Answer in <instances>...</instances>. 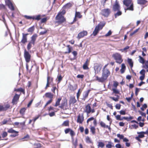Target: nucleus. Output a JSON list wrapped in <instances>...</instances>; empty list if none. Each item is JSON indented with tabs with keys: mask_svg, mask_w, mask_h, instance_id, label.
Wrapping results in <instances>:
<instances>
[{
	"mask_svg": "<svg viewBox=\"0 0 148 148\" xmlns=\"http://www.w3.org/2000/svg\"><path fill=\"white\" fill-rule=\"evenodd\" d=\"M108 65V64H107L104 66L102 71V75L101 77H99L98 76H95L96 80L98 82L102 83L104 82L110 75V71L107 68V66Z\"/></svg>",
	"mask_w": 148,
	"mask_h": 148,
	"instance_id": "obj_1",
	"label": "nucleus"
},
{
	"mask_svg": "<svg viewBox=\"0 0 148 148\" xmlns=\"http://www.w3.org/2000/svg\"><path fill=\"white\" fill-rule=\"evenodd\" d=\"M65 14V11H60L55 17V22L60 25L66 22V19L64 15Z\"/></svg>",
	"mask_w": 148,
	"mask_h": 148,
	"instance_id": "obj_2",
	"label": "nucleus"
},
{
	"mask_svg": "<svg viewBox=\"0 0 148 148\" xmlns=\"http://www.w3.org/2000/svg\"><path fill=\"white\" fill-rule=\"evenodd\" d=\"M24 17L27 19H33L38 21L41 19L40 21L41 23H45L47 20V17L41 19V15L39 14L36 16H28L27 15L24 16Z\"/></svg>",
	"mask_w": 148,
	"mask_h": 148,
	"instance_id": "obj_3",
	"label": "nucleus"
},
{
	"mask_svg": "<svg viewBox=\"0 0 148 148\" xmlns=\"http://www.w3.org/2000/svg\"><path fill=\"white\" fill-rule=\"evenodd\" d=\"M123 3L127 7L125 8V12L127 10L134 11V5L132 0H123Z\"/></svg>",
	"mask_w": 148,
	"mask_h": 148,
	"instance_id": "obj_4",
	"label": "nucleus"
},
{
	"mask_svg": "<svg viewBox=\"0 0 148 148\" xmlns=\"http://www.w3.org/2000/svg\"><path fill=\"white\" fill-rule=\"evenodd\" d=\"M91 105V104L88 103L85 106L84 112L86 113L87 116L90 113H92L95 112V109L93 108H92Z\"/></svg>",
	"mask_w": 148,
	"mask_h": 148,
	"instance_id": "obj_5",
	"label": "nucleus"
},
{
	"mask_svg": "<svg viewBox=\"0 0 148 148\" xmlns=\"http://www.w3.org/2000/svg\"><path fill=\"white\" fill-rule=\"evenodd\" d=\"M112 57L115 60L116 62L119 64H121L123 61L122 56L119 53H116L113 54Z\"/></svg>",
	"mask_w": 148,
	"mask_h": 148,
	"instance_id": "obj_6",
	"label": "nucleus"
},
{
	"mask_svg": "<svg viewBox=\"0 0 148 148\" xmlns=\"http://www.w3.org/2000/svg\"><path fill=\"white\" fill-rule=\"evenodd\" d=\"M59 108L63 110H67L68 108L67 100L66 99L63 100L60 105L59 106Z\"/></svg>",
	"mask_w": 148,
	"mask_h": 148,
	"instance_id": "obj_7",
	"label": "nucleus"
},
{
	"mask_svg": "<svg viewBox=\"0 0 148 148\" xmlns=\"http://www.w3.org/2000/svg\"><path fill=\"white\" fill-rule=\"evenodd\" d=\"M111 12L109 8L104 9L102 10L101 12V14L106 17H108Z\"/></svg>",
	"mask_w": 148,
	"mask_h": 148,
	"instance_id": "obj_8",
	"label": "nucleus"
},
{
	"mask_svg": "<svg viewBox=\"0 0 148 148\" xmlns=\"http://www.w3.org/2000/svg\"><path fill=\"white\" fill-rule=\"evenodd\" d=\"M24 56L26 62L29 63L31 60V55L26 49L24 50Z\"/></svg>",
	"mask_w": 148,
	"mask_h": 148,
	"instance_id": "obj_9",
	"label": "nucleus"
},
{
	"mask_svg": "<svg viewBox=\"0 0 148 148\" xmlns=\"http://www.w3.org/2000/svg\"><path fill=\"white\" fill-rule=\"evenodd\" d=\"M84 120V117L83 113L79 114L77 116V122L80 124H82Z\"/></svg>",
	"mask_w": 148,
	"mask_h": 148,
	"instance_id": "obj_10",
	"label": "nucleus"
},
{
	"mask_svg": "<svg viewBox=\"0 0 148 148\" xmlns=\"http://www.w3.org/2000/svg\"><path fill=\"white\" fill-rule=\"evenodd\" d=\"M10 106L9 103L5 104L3 105H0V112L6 111L10 108Z\"/></svg>",
	"mask_w": 148,
	"mask_h": 148,
	"instance_id": "obj_11",
	"label": "nucleus"
},
{
	"mask_svg": "<svg viewBox=\"0 0 148 148\" xmlns=\"http://www.w3.org/2000/svg\"><path fill=\"white\" fill-rule=\"evenodd\" d=\"M64 131L65 134H67L69 132L72 138H73L74 136L75 135V133L70 128L65 129Z\"/></svg>",
	"mask_w": 148,
	"mask_h": 148,
	"instance_id": "obj_12",
	"label": "nucleus"
},
{
	"mask_svg": "<svg viewBox=\"0 0 148 148\" xmlns=\"http://www.w3.org/2000/svg\"><path fill=\"white\" fill-rule=\"evenodd\" d=\"M8 132L9 133L13 134L10 136L12 137H15L18 135V132L14 130L12 128L9 129L8 131Z\"/></svg>",
	"mask_w": 148,
	"mask_h": 148,
	"instance_id": "obj_13",
	"label": "nucleus"
},
{
	"mask_svg": "<svg viewBox=\"0 0 148 148\" xmlns=\"http://www.w3.org/2000/svg\"><path fill=\"white\" fill-rule=\"evenodd\" d=\"M112 10L115 12L120 10V5L117 0H116L113 6Z\"/></svg>",
	"mask_w": 148,
	"mask_h": 148,
	"instance_id": "obj_14",
	"label": "nucleus"
},
{
	"mask_svg": "<svg viewBox=\"0 0 148 148\" xmlns=\"http://www.w3.org/2000/svg\"><path fill=\"white\" fill-rule=\"evenodd\" d=\"M73 5V4L71 3H67L63 6L61 11H65L66 13V9L70 8Z\"/></svg>",
	"mask_w": 148,
	"mask_h": 148,
	"instance_id": "obj_15",
	"label": "nucleus"
},
{
	"mask_svg": "<svg viewBox=\"0 0 148 148\" xmlns=\"http://www.w3.org/2000/svg\"><path fill=\"white\" fill-rule=\"evenodd\" d=\"M5 3L6 5L12 11H14V7L13 6L12 3L10 0H7L5 1Z\"/></svg>",
	"mask_w": 148,
	"mask_h": 148,
	"instance_id": "obj_16",
	"label": "nucleus"
},
{
	"mask_svg": "<svg viewBox=\"0 0 148 148\" xmlns=\"http://www.w3.org/2000/svg\"><path fill=\"white\" fill-rule=\"evenodd\" d=\"M20 97V95H18L16 94L14 96L12 101V103L13 105L16 104L17 103Z\"/></svg>",
	"mask_w": 148,
	"mask_h": 148,
	"instance_id": "obj_17",
	"label": "nucleus"
},
{
	"mask_svg": "<svg viewBox=\"0 0 148 148\" xmlns=\"http://www.w3.org/2000/svg\"><path fill=\"white\" fill-rule=\"evenodd\" d=\"M28 34L22 33V37L21 41V42L23 44H25L27 41V36Z\"/></svg>",
	"mask_w": 148,
	"mask_h": 148,
	"instance_id": "obj_18",
	"label": "nucleus"
},
{
	"mask_svg": "<svg viewBox=\"0 0 148 148\" xmlns=\"http://www.w3.org/2000/svg\"><path fill=\"white\" fill-rule=\"evenodd\" d=\"M88 34L87 32L86 31H83L79 33L77 36V38L78 39H80L83 38L85 36H86Z\"/></svg>",
	"mask_w": 148,
	"mask_h": 148,
	"instance_id": "obj_19",
	"label": "nucleus"
},
{
	"mask_svg": "<svg viewBox=\"0 0 148 148\" xmlns=\"http://www.w3.org/2000/svg\"><path fill=\"white\" fill-rule=\"evenodd\" d=\"M93 120V124L95 126H97V120L96 119H95L93 117H91L88 118L86 121V123L87 124L89 123V122L92 121Z\"/></svg>",
	"mask_w": 148,
	"mask_h": 148,
	"instance_id": "obj_20",
	"label": "nucleus"
},
{
	"mask_svg": "<svg viewBox=\"0 0 148 148\" xmlns=\"http://www.w3.org/2000/svg\"><path fill=\"white\" fill-rule=\"evenodd\" d=\"M90 64V60L87 59L86 62L83 64L82 67L84 70H88L89 69L88 66Z\"/></svg>",
	"mask_w": 148,
	"mask_h": 148,
	"instance_id": "obj_21",
	"label": "nucleus"
},
{
	"mask_svg": "<svg viewBox=\"0 0 148 148\" xmlns=\"http://www.w3.org/2000/svg\"><path fill=\"white\" fill-rule=\"evenodd\" d=\"M101 65V64H99L98 63H96L95 64L94 69L95 73L97 72V73H98L100 71Z\"/></svg>",
	"mask_w": 148,
	"mask_h": 148,
	"instance_id": "obj_22",
	"label": "nucleus"
},
{
	"mask_svg": "<svg viewBox=\"0 0 148 148\" xmlns=\"http://www.w3.org/2000/svg\"><path fill=\"white\" fill-rule=\"evenodd\" d=\"M96 126H92V125H90V132L93 135H95L96 133V129L95 127Z\"/></svg>",
	"mask_w": 148,
	"mask_h": 148,
	"instance_id": "obj_23",
	"label": "nucleus"
},
{
	"mask_svg": "<svg viewBox=\"0 0 148 148\" xmlns=\"http://www.w3.org/2000/svg\"><path fill=\"white\" fill-rule=\"evenodd\" d=\"M37 37V35L35 34H33L31 37V40L30 41L33 43V46L35 45V42Z\"/></svg>",
	"mask_w": 148,
	"mask_h": 148,
	"instance_id": "obj_24",
	"label": "nucleus"
},
{
	"mask_svg": "<svg viewBox=\"0 0 148 148\" xmlns=\"http://www.w3.org/2000/svg\"><path fill=\"white\" fill-rule=\"evenodd\" d=\"M99 124L101 127L104 128H107L110 131L111 129L110 126L106 125L103 121H100L99 122Z\"/></svg>",
	"mask_w": 148,
	"mask_h": 148,
	"instance_id": "obj_25",
	"label": "nucleus"
},
{
	"mask_svg": "<svg viewBox=\"0 0 148 148\" xmlns=\"http://www.w3.org/2000/svg\"><path fill=\"white\" fill-rule=\"evenodd\" d=\"M77 100L75 98V97L74 96H71L69 100V104L70 105L71 104H74L76 103Z\"/></svg>",
	"mask_w": 148,
	"mask_h": 148,
	"instance_id": "obj_26",
	"label": "nucleus"
},
{
	"mask_svg": "<svg viewBox=\"0 0 148 148\" xmlns=\"http://www.w3.org/2000/svg\"><path fill=\"white\" fill-rule=\"evenodd\" d=\"M69 88L70 90L74 91L77 88V84H75L73 85L70 84L69 86Z\"/></svg>",
	"mask_w": 148,
	"mask_h": 148,
	"instance_id": "obj_27",
	"label": "nucleus"
},
{
	"mask_svg": "<svg viewBox=\"0 0 148 148\" xmlns=\"http://www.w3.org/2000/svg\"><path fill=\"white\" fill-rule=\"evenodd\" d=\"M45 97L50 99H53V95L50 92H48L46 93L45 95Z\"/></svg>",
	"mask_w": 148,
	"mask_h": 148,
	"instance_id": "obj_28",
	"label": "nucleus"
},
{
	"mask_svg": "<svg viewBox=\"0 0 148 148\" xmlns=\"http://www.w3.org/2000/svg\"><path fill=\"white\" fill-rule=\"evenodd\" d=\"M90 90H87L84 92L83 94V99L85 101V100L88 97V94L90 92Z\"/></svg>",
	"mask_w": 148,
	"mask_h": 148,
	"instance_id": "obj_29",
	"label": "nucleus"
},
{
	"mask_svg": "<svg viewBox=\"0 0 148 148\" xmlns=\"http://www.w3.org/2000/svg\"><path fill=\"white\" fill-rule=\"evenodd\" d=\"M105 25V23H100L97 26H96L95 27H97V28L100 31L102 29Z\"/></svg>",
	"mask_w": 148,
	"mask_h": 148,
	"instance_id": "obj_30",
	"label": "nucleus"
},
{
	"mask_svg": "<svg viewBox=\"0 0 148 148\" xmlns=\"http://www.w3.org/2000/svg\"><path fill=\"white\" fill-rule=\"evenodd\" d=\"M137 133L138 134V136L140 138H142L145 137L144 134H146V132H138Z\"/></svg>",
	"mask_w": 148,
	"mask_h": 148,
	"instance_id": "obj_31",
	"label": "nucleus"
},
{
	"mask_svg": "<svg viewBox=\"0 0 148 148\" xmlns=\"http://www.w3.org/2000/svg\"><path fill=\"white\" fill-rule=\"evenodd\" d=\"M62 127H69V120H67L64 121L61 124Z\"/></svg>",
	"mask_w": 148,
	"mask_h": 148,
	"instance_id": "obj_32",
	"label": "nucleus"
},
{
	"mask_svg": "<svg viewBox=\"0 0 148 148\" xmlns=\"http://www.w3.org/2000/svg\"><path fill=\"white\" fill-rule=\"evenodd\" d=\"M25 88H15L14 90L17 92H20L23 94L25 93Z\"/></svg>",
	"mask_w": 148,
	"mask_h": 148,
	"instance_id": "obj_33",
	"label": "nucleus"
},
{
	"mask_svg": "<svg viewBox=\"0 0 148 148\" xmlns=\"http://www.w3.org/2000/svg\"><path fill=\"white\" fill-rule=\"evenodd\" d=\"M72 143L74 148H76L78 145V140L76 138L75 140H72Z\"/></svg>",
	"mask_w": 148,
	"mask_h": 148,
	"instance_id": "obj_34",
	"label": "nucleus"
},
{
	"mask_svg": "<svg viewBox=\"0 0 148 148\" xmlns=\"http://www.w3.org/2000/svg\"><path fill=\"white\" fill-rule=\"evenodd\" d=\"M26 109V108L24 107L21 108L19 111L20 114L22 116L24 115Z\"/></svg>",
	"mask_w": 148,
	"mask_h": 148,
	"instance_id": "obj_35",
	"label": "nucleus"
},
{
	"mask_svg": "<svg viewBox=\"0 0 148 148\" xmlns=\"http://www.w3.org/2000/svg\"><path fill=\"white\" fill-rule=\"evenodd\" d=\"M66 47H67L68 51L64 52V54H68L70 53L71 52V50L72 49V47L70 45H67Z\"/></svg>",
	"mask_w": 148,
	"mask_h": 148,
	"instance_id": "obj_36",
	"label": "nucleus"
},
{
	"mask_svg": "<svg viewBox=\"0 0 148 148\" xmlns=\"http://www.w3.org/2000/svg\"><path fill=\"white\" fill-rule=\"evenodd\" d=\"M137 3L140 5H143L147 3V1L146 0H137Z\"/></svg>",
	"mask_w": 148,
	"mask_h": 148,
	"instance_id": "obj_37",
	"label": "nucleus"
},
{
	"mask_svg": "<svg viewBox=\"0 0 148 148\" xmlns=\"http://www.w3.org/2000/svg\"><path fill=\"white\" fill-rule=\"evenodd\" d=\"M30 138V136L28 134H27L23 138L21 139L22 141H27Z\"/></svg>",
	"mask_w": 148,
	"mask_h": 148,
	"instance_id": "obj_38",
	"label": "nucleus"
},
{
	"mask_svg": "<svg viewBox=\"0 0 148 148\" xmlns=\"http://www.w3.org/2000/svg\"><path fill=\"white\" fill-rule=\"evenodd\" d=\"M35 29V27L34 25L32 26V27H29L27 29V31L31 33V34H32L34 31Z\"/></svg>",
	"mask_w": 148,
	"mask_h": 148,
	"instance_id": "obj_39",
	"label": "nucleus"
},
{
	"mask_svg": "<svg viewBox=\"0 0 148 148\" xmlns=\"http://www.w3.org/2000/svg\"><path fill=\"white\" fill-rule=\"evenodd\" d=\"M126 66L125 64L123 63L121 64V68L120 70V71L121 73H123L125 70Z\"/></svg>",
	"mask_w": 148,
	"mask_h": 148,
	"instance_id": "obj_40",
	"label": "nucleus"
},
{
	"mask_svg": "<svg viewBox=\"0 0 148 148\" xmlns=\"http://www.w3.org/2000/svg\"><path fill=\"white\" fill-rule=\"evenodd\" d=\"M127 62L131 68H132L133 66V62L131 59L128 58Z\"/></svg>",
	"mask_w": 148,
	"mask_h": 148,
	"instance_id": "obj_41",
	"label": "nucleus"
},
{
	"mask_svg": "<svg viewBox=\"0 0 148 148\" xmlns=\"http://www.w3.org/2000/svg\"><path fill=\"white\" fill-rule=\"evenodd\" d=\"M62 99L61 98H58L56 101V103L54 105L55 107H57L60 105V102Z\"/></svg>",
	"mask_w": 148,
	"mask_h": 148,
	"instance_id": "obj_42",
	"label": "nucleus"
},
{
	"mask_svg": "<svg viewBox=\"0 0 148 148\" xmlns=\"http://www.w3.org/2000/svg\"><path fill=\"white\" fill-rule=\"evenodd\" d=\"M139 59H138V61L140 63H142L143 64H144L145 61L144 59L140 56H139Z\"/></svg>",
	"mask_w": 148,
	"mask_h": 148,
	"instance_id": "obj_43",
	"label": "nucleus"
},
{
	"mask_svg": "<svg viewBox=\"0 0 148 148\" xmlns=\"http://www.w3.org/2000/svg\"><path fill=\"white\" fill-rule=\"evenodd\" d=\"M75 17H77L79 18H81L82 17V15H81L80 13L77 11L75 12Z\"/></svg>",
	"mask_w": 148,
	"mask_h": 148,
	"instance_id": "obj_44",
	"label": "nucleus"
},
{
	"mask_svg": "<svg viewBox=\"0 0 148 148\" xmlns=\"http://www.w3.org/2000/svg\"><path fill=\"white\" fill-rule=\"evenodd\" d=\"M99 30L98 29L97 27H95V29L93 31L92 34L94 36H96L97 34L99 33Z\"/></svg>",
	"mask_w": 148,
	"mask_h": 148,
	"instance_id": "obj_45",
	"label": "nucleus"
},
{
	"mask_svg": "<svg viewBox=\"0 0 148 148\" xmlns=\"http://www.w3.org/2000/svg\"><path fill=\"white\" fill-rule=\"evenodd\" d=\"M108 144L106 145V147L107 148H112L113 146V143L111 141H108Z\"/></svg>",
	"mask_w": 148,
	"mask_h": 148,
	"instance_id": "obj_46",
	"label": "nucleus"
},
{
	"mask_svg": "<svg viewBox=\"0 0 148 148\" xmlns=\"http://www.w3.org/2000/svg\"><path fill=\"white\" fill-rule=\"evenodd\" d=\"M117 12L114 14V16L115 18H116L117 16L121 15L122 13L121 11L120 10L117 11Z\"/></svg>",
	"mask_w": 148,
	"mask_h": 148,
	"instance_id": "obj_47",
	"label": "nucleus"
},
{
	"mask_svg": "<svg viewBox=\"0 0 148 148\" xmlns=\"http://www.w3.org/2000/svg\"><path fill=\"white\" fill-rule=\"evenodd\" d=\"M32 45H33V43L29 41L27 46V48L28 50H30L31 48Z\"/></svg>",
	"mask_w": 148,
	"mask_h": 148,
	"instance_id": "obj_48",
	"label": "nucleus"
},
{
	"mask_svg": "<svg viewBox=\"0 0 148 148\" xmlns=\"http://www.w3.org/2000/svg\"><path fill=\"white\" fill-rule=\"evenodd\" d=\"M115 96H117V97L116 98H115L114 97H110V98L111 99H112V100L115 101H117L119 100V96H118V95H115Z\"/></svg>",
	"mask_w": 148,
	"mask_h": 148,
	"instance_id": "obj_49",
	"label": "nucleus"
},
{
	"mask_svg": "<svg viewBox=\"0 0 148 148\" xmlns=\"http://www.w3.org/2000/svg\"><path fill=\"white\" fill-rule=\"evenodd\" d=\"M85 140L86 143H92V140L88 136H87L86 137Z\"/></svg>",
	"mask_w": 148,
	"mask_h": 148,
	"instance_id": "obj_50",
	"label": "nucleus"
},
{
	"mask_svg": "<svg viewBox=\"0 0 148 148\" xmlns=\"http://www.w3.org/2000/svg\"><path fill=\"white\" fill-rule=\"evenodd\" d=\"M105 146L104 143L102 142H99L98 143V146L101 148Z\"/></svg>",
	"mask_w": 148,
	"mask_h": 148,
	"instance_id": "obj_51",
	"label": "nucleus"
},
{
	"mask_svg": "<svg viewBox=\"0 0 148 148\" xmlns=\"http://www.w3.org/2000/svg\"><path fill=\"white\" fill-rule=\"evenodd\" d=\"M144 64L143 66V67L145 69L148 68V60L145 61Z\"/></svg>",
	"mask_w": 148,
	"mask_h": 148,
	"instance_id": "obj_52",
	"label": "nucleus"
},
{
	"mask_svg": "<svg viewBox=\"0 0 148 148\" xmlns=\"http://www.w3.org/2000/svg\"><path fill=\"white\" fill-rule=\"evenodd\" d=\"M1 136L3 138L5 137L8 136L7 132L5 131L3 132L1 134Z\"/></svg>",
	"mask_w": 148,
	"mask_h": 148,
	"instance_id": "obj_53",
	"label": "nucleus"
},
{
	"mask_svg": "<svg viewBox=\"0 0 148 148\" xmlns=\"http://www.w3.org/2000/svg\"><path fill=\"white\" fill-rule=\"evenodd\" d=\"M53 99H50L49 100H48L46 104H45V106H44V108H45L49 104H50L53 101Z\"/></svg>",
	"mask_w": 148,
	"mask_h": 148,
	"instance_id": "obj_54",
	"label": "nucleus"
},
{
	"mask_svg": "<svg viewBox=\"0 0 148 148\" xmlns=\"http://www.w3.org/2000/svg\"><path fill=\"white\" fill-rule=\"evenodd\" d=\"M48 79L49 82L50 83H51L53 82V78L50 77L49 76H48L47 77V81Z\"/></svg>",
	"mask_w": 148,
	"mask_h": 148,
	"instance_id": "obj_55",
	"label": "nucleus"
},
{
	"mask_svg": "<svg viewBox=\"0 0 148 148\" xmlns=\"http://www.w3.org/2000/svg\"><path fill=\"white\" fill-rule=\"evenodd\" d=\"M112 90L113 91V93L115 94H119V90L116 88H112Z\"/></svg>",
	"mask_w": 148,
	"mask_h": 148,
	"instance_id": "obj_56",
	"label": "nucleus"
},
{
	"mask_svg": "<svg viewBox=\"0 0 148 148\" xmlns=\"http://www.w3.org/2000/svg\"><path fill=\"white\" fill-rule=\"evenodd\" d=\"M58 78V83L59 84V83L61 81L62 79V77L60 75L59 76H58L57 77Z\"/></svg>",
	"mask_w": 148,
	"mask_h": 148,
	"instance_id": "obj_57",
	"label": "nucleus"
},
{
	"mask_svg": "<svg viewBox=\"0 0 148 148\" xmlns=\"http://www.w3.org/2000/svg\"><path fill=\"white\" fill-rule=\"evenodd\" d=\"M80 89H79L77 93V97L78 99H79L81 92V91L80 92Z\"/></svg>",
	"mask_w": 148,
	"mask_h": 148,
	"instance_id": "obj_58",
	"label": "nucleus"
},
{
	"mask_svg": "<svg viewBox=\"0 0 148 148\" xmlns=\"http://www.w3.org/2000/svg\"><path fill=\"white\" fill-rule=\"evenodd\" d=\"M8 121L6 119H4L1 122V125H3L7 124Z\"/></svg>",
	"mask_w": 148,
	"mask_h": 148,
	"instance_id": "obj_59",
	"label": "nucleus"
},
{
	"mask_svg": "<svg viewBox=\"0 0 148 148\" xmlns=\"http://www.w3.org/2000/svg\"><path fill=\"white\" fill-rule=\"evenodd\" d=\"M145 71L144 69H142L140 72V73L142 75H145Z\"/></svg>",
	"mask_w": 148,
	"mask_h": 148,
	"instance_id": "obj_60",
	"label": "nucleus"
},
{
	"mask_svg": "<svg viewBox=\"0 0 148 148\" xmlns=\"http://www.w3.org/2000/svg\"><path fill=\"white\" fill-rule=\"evenodd\" d=\"M139 28L138 29H136L135 30H134L133 32L131 33L130 34V36H132L134 34L136 33L138 31V30H139Z\"/></svg>",
	"mask_w": 148,
	"mask_h": 148,
	"instance_id": "obj_61",
	"label": "nucleus"
},
{
	"mask_svg": "<svg viewBox=\"0 0 148 148\" xmlns=\"http://www.w3.org/2000/svg\"><path fill=\"white\" fill-rule=\"evenodd\" d=\"M47 110L49 112H50L51 110H54V108L52 106H50L48 108Z\"/></svg>",
	"mask_w": 148,
	"mask_h": 148,
	"instance_id": "obj_62",
	"label": "nucleus"
},
{
	"mask_svg": "<svg viewBox=\"0 0 148 148\" xmlns=\"http://www.w3.org/2000/svg\"><path fill=\"white\" fill-rule=\"evenodd\" d=\"M139 113L142 115V116H144L145 118L146 117V114L145 113L142 112L140 111H138Z\"/></svg>",
	"mask_w": 148,
	"mask_h": 148,
	"instance_id": "obj_63",
	"label": "nucleus"
},
{
	"mask_svg": "<svg viewBox=\"0 0 148 148\" xmlns=\"http://www.w3.org/2000/svg\"><path fill=\"white\" fill-rule=\"evenodd\" d=\"M112 34V32L110 30L108 32L105 34V36L106 37H107L110 36Z\"/></svg>",
	"mask_w": 148,
	"mask_h": 148,
	"instance_id": "obj_64",
	"label": "nucleus"
}]
</instances>
